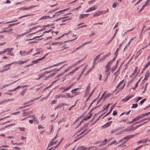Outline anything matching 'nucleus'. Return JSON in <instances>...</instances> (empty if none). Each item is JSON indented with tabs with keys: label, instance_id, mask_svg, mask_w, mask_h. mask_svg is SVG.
Here are the masks:
<instances>
[{
	"label": "nucleus",
	"instance_id": "1",
	"mask_svg": "<svg viewBox=\"0 0 150 150\" xmlns=\"http://www.w3.org/2000/svg\"><path fill=\"white\" fill-rule=\"evenodd\" d=\"M133 135H129L124 137V139H122L120 140V142L123 141V143L122 144L119 145L118 146V147H120L122 145L125 144L126 142H127L128 139H129L130 138H132L133 137Z\"/></svg>",
	"mask_w": 150,
	"mask_h": 150
},
{
	"label": "nucleus",
	"instance_id": "2",
	"mask_svg": "<svg viewBox=\"0 0 150 150\" xmlns=\"http://www.w3.org/2000/svg\"><path fill=\"white\" fill-rule=\"evenodd\" d=\"M28 60H26L24 61H20L17 62H12L11 63H10L9 64H6V65H5L4 66V67H6V66H7L8 67L9 66H10V65H11V64H13L14 63H16V64H23L25 63Z\"/></svg>",
	"mask_w": 150,
	"mask_h": 150
},
{
	"label": "nucleus",
	"instance_id": "3",
	"mask_svg": "<svg viewBox=\"0 0 150 150\" xmlns=\"http://www.w3.org/2000/svg\"><path fill=\"white\" fill-rule=\"evenodd\" d=\"M40 27V26H37L36 27H33L32 28H30L29 29V31H28L26 32H25L23 34H22L21 35H18V36H19V37H21V36H23V35H25V34H26V33H28L29 32H30L32 30H33L34 29H35L36 28H38V27Z\"/></svg>",
	"mask_w": 150,
	"mask_h": 150
},
{
	"label": "nucleus",
	"instance_id": "4",
	"mask_svg": "<svg viewBox=\"0 0 150 150\" xmlns=\"http://www.w3.org/2000/svg\"><path fill=\"white\" fill-rule=\"evenodd\" d=\"M33 118V120L34 122V123L38 124L39 122L38 119L36 118L35 115H33L31 116Z\"/></svg>",
	"mask_w": 150,
	"mask_h": 150
},
{
	"label": "nucleus",
	"instance_id": "5",
	"mask_svg": "<svg viewBox=\"0 0 150 150\" xmlns=\"http://www.w3.org/2000/svg\"><path fill=\"white\" fill-rule=\"evenodd\" d=\"M133 96V95H132L131 96H127L125 98L122 99L121 101H125L126 102L129 100L130 99L132 98Z\"/></svg>",
	"mask_w": 150,
	"mask_h": 150
},
{
	"label": "nucleus",
	"instance_id": "6",
	"mask_svg": "<svg viewBox=\"0 0 150 150\" xmlns=\"http://www.w3.org/2000/svg\"><path fill=\"white\" fill-rule=\"evenodd\" d=\"M89 15V14H80L79 16V18L80 19H83L87 17Z\"/></svg>",
	"mask_w": 150,
	"mask_h": 150
},
{
	"label": "nucleus",
	"instance_id": "7",
	"mask_svg": "<svg viewBox=\"0 0 150 150\" xmlns=\"http://www.w3.org/2000/svg\"><path fill=\"white\" fill-rule=\"evenodd\" d=\"M26 110H22V111H25L23 113V114L24 116H26L27 115L29 114L30 113H32L33 112V110H31L29 111H26Z\"/></svg>",
	"mask_w": 150,
	"mask_h": 150
},
{
	"label": "nucleus",
	"instance_id": "8",
	"mask_svg": "<svg viewBox=\"0 0 150 150\" xmlns=\"http://www.w3.org/2000/svg\"><path fill=\"white\" fill-rule=\"evenodd\" d=\"M112 122V121L108 122L106 124L103 126L102 127L103 128H105L111 125Z\"/></svg>",
	"mask_w": 150,
	"mask_h": 150
},
{
	"label": "nucleus",
	"instance_id": "9",
	"mask_svg": "<svg viewBox=\"0 0 150 150\" xmlns=\"http://www.w3.org/2000/svg\"><path fill=\"white\" fill-rule=\"evenodd\" d=\"M85 58V57H84V58H83L82 59H81L79 61H78L77 62H76V63H75L74 64H73L72 65H71L69 67V68H72L73 67L75 66L77 64H78L79 63H80L81 62H82L83 60Z\"/></svg>",
	"mask_w": 150,
	"mask_h": 150
},
{
	"label": "nucleus",
	"instance_id": "10",
	"mask_svg": "<svg viewBox=\"0 0 150 150\" xmlns=\"http://www.w3.org/2000/svg\"><path fill=\"white\" fill-rule=\"evenodd\" d=\"M60 97L67 98V96H66V95L64 94H60L55 96V98H58Z\"/></svg>",
	"mask_w": 150,
	"mask_h": 150
},
{
	"label": "nucleus",
	"instance_id": "11",
	"mask_svg": "<svg viewBox=\"0 0 150 150\" xmlns=\"http://www.w3.org/2000/svg\"><path fill=\"white\" fill-rule=\"evenodd\" d=\"M44 57H42L41 58L35 60H34L32 62V63L33 64H35L38 63L39 61H41L43 59Z\"/></svg>",
	"mask_w": 150,
	"mask_h": 150
},
{
	"label": "nucleus",
	"instance_id": "12",
	"mask_svg": "<svg viewBox=\"0 0 150 150\" xmlns=\"http://www.w3.org/2000/svg\"><path fill=\"white\" fill-rule=\"evenodd\" d=\"M19 80V79H18L17 81H14L13 82L11 83H10L9 84H5L2 87V88H1V89H3V88H5V87H6L8 86L11 84H12L14 83H15L16 82V81H18Z\"/></svg>",
	"mask_w": 150,
	"mask_h": 150
},
{
	"label": "nucleus",
	"instance_id": "13",
	"mask_svg": "<svg viewBox=\"0 0 150 150\" xmlns=\"http://www.w3.org/2000/svg\"><path fill=\"white\" fill-rule=\"evenodd\" d=\"M90 83H89L86 89V93L88 94L90 91Z\"/></svg>",
	"mask_w": 150,
	"mask_h": 150
},
{
	"label": "nucleus",
	"instance_id": "14",
	"mask_svg": "<svg viewBox=\"0 0 150 150\" xmlns=\"http://www.w3.org/2000/svg\"><path fill=\"white\" fill-rule=\"evenodd\" d=\"M27 86H18L16 88H15L14 89H13V90H9V91H12L13 92V91H15L16 89H18L20 88L21 87L22 88H23L24 87H27Z\"/></svg>",
	"mask_w": 150,
	"mask_h": 150
},
{
	"label": "nucleus",
	"instance_id": "15",
	"mask_svg": "<svg viewBox=\"0 0 150 150\" xmlns=\"http://www.w3.org/2000/svg\"><path fill=\"white\" fill-rule=\"evenodd\" d=\"M86 66H85V68H84L82 70V71H81V74L79 75V77L77 78V81L79 80V79L80 78L81 76L82 75L83 73L85 71V70L86 69Z\"/></svg>",
	"mask_w": 150,
	"mask_h": 150
},
{
	"label": "nucleus",
	"instance_id": "16",
	"mask_svg": "<svg viewBox=\"0 0 150 150\" xmlns=\"http://www.w3.org/2000/svg\"><path fill=\"white\" fill-rule=\"evenodd\" d=\"M43 35H40L39 36H35V37H33V38H31V39H26V41H28L32 40H34V39H36V38H40V37H41V36H43Z\"/></svg>",
	"mask_w": 150,
	"mask_h": 150
},
{
	"label": "nucleus",
	"instance_id": "17",
	"mask_svg": "<svg viewBox=\"0 0 150 150\" xmlns=\"http://www.w3.org/2000/svg\"><path fill=\"white\" fill-rule=\"evenodd\" d=\"M125 129V131L127 132L133 131V126L132 125L130 127H129L127 129Z\"/></svg>",
	"mask_w": 150,
	"mask_h": 150
},
{
	"label": "nucleus",
	"instance_id": "18",
	"mask_svg": "<svg viewBox=\"0 0 150 150\" xmlns=\"http://www.w3.org/2000/svg\"><path fill=\"white\" fill-rule=\"evenodd\" d=\"M82 65H81L79 67H77L73 71H71L69 73V74H74V72L75 71L79 69L81 67Z\"/></svg>",
	"mask_w": 150,
	"mask_h": 150
},
{
	"label": "nucleus",
	"instance_id": "19",
	"mask_svg": "<svg viewBox=\"0 0 150 150\" xmlns=\"http://www.w3.org/2000/svg\"><path fill=\"white\" fill-rule=\"evenodd\" d=\"M117 31V30L116 29V31H115V32L114 34V35H113V37H112L110 39V40L108 41V42H107V44H109L112 40L113 39V38H114L115 35H116V32Z\"/></svg>",
	"mask_w": 150,
	"mask_h": 150
},
{
	"label": "nucleus",
	"instance_id": "20",
	"mask_svg": "<svg viewBox=\"0 0 150 150\" xmlns=\"http://www.w3.org/2000/svg\"><path fill=\"white\" fill-rule=\"evenodd\" d=\"M97 8V6L96 5L92 6L89 9L90 11H92L95 10Z\"/></svg>",
	"mask_w": 150,
	"mask_h": 150
},
{
	"label": "nucleus",
	"instance_id": "21",
	"mask_svg": "<svg viewBox=\"0 0 150 150\" xmlns=\"http://www.w3.org/2000/svg\"><path fill=\"white\" fill-rule=\"evenodd\" d=\"M12 100L11 99H9L4 100H3L1 101L0 102V104H3V103H5L7 102H8V101Z\"/></svg>",
	"mask_w": 150,
	"mask_h": 150
},
{
	"label": "nucleus",
	"instance_id": "22",
	"mask_svg": "<svg viewBox=\"0 0 150 150\" xmlns=\"http://www.w3.org/2000/svg\"><path fill=\"white\" fill-rule=\"evenodd\" d=\"M142 118V116H141V115L137 116L135 117V118L133 120V121L134 122L139 120V119Z\"/></svg>",
	"mask_w": 150,
	"mask_h": 150
},
{
	"label": "nucleus",
	"instance_id": "23",
	"mask_svg": "<svg viewBox=\"0 0 150 150\" xmlns=\"http://www.w3.org/2000/svg\"><path fill=\"white\" fill-rule=\"evenodd\" d=\"M58 44H59V46H60L63 44V43H62V42H53L52 43V45H57Z\"/></svg>",
	"mask_w": 150,
	"mask_h": 150
},
{
	"label": "nucleus",
	"instance_id": "24",
	"mask_svg": "<svg viewBox=\"0 0 150 150\" xmlns=\"http://www.w3.org/2000/svg\"><path fill=\"white\" fill-rule=\"evenodd\" d=\"M150 75V70H147L145 74V76L146 78H148Z\"/></svg>",
	"mask_w": 150,
	"mask_h": 150
},
{
	"label": "nucleus",
	"instance_id": "25",
	"mask_svg": "<svg viewBox=\"0 0 150 150\" xmlns=\"http://www.w3.org/2000/svg\"><path fill=\"white\" fill-rule=\"evenodd\" d=\"M55 74H56L55 72H53L52 73H51L50 74H49L47 76V77L45 79V80H46L49 78H50V77L52 76H53Z\"/></svg>",
	"mask_w": 150,
	"mask_h": 150
},
{
	"label": "nucleus",
	"instance_id": "26",
	"mask_svg": "<svg viewBox=\"0 0 150 150\" xmlns=\"http://www.w3.org/2000/svg\"><path fill=\"white\" fill-rule=\"evenodd\" d=\"M148 140V138H146V139H142V140L138 142L139 143H145L146 142V141H147Z\"/></svg>",
	"mask_w": 150,
	"mask_h": 150
},
{
	"label": "nucleus",
	"instance_id": "27",
	"mask_svg": "<svg viewBox=\"0 0 150 150\" xmlns=\"http://www.w3.org/2000/svg\"><path fill=\"white\" fill-rule=\"evenodd\" d=\"M40 98V97H38V98H37L35 99H33V100H30V101H28V102H27L25 103H24V105H26V104H28L30 102H33V101H34L35 100H37L38 99H39V98Z\"/></svg>",
	"mask_w": 150,
	"mask_h": 150
},
{
	"label": "nucleus",
	"instance_id": "28",
	"mask_svg": "<svg viewBox=\"0 0 150 150\" xmlns=\"http://www.w3.org/2000/svg\"><path fill=\"white\" fill-rule=\"evenodd\" d=\"M105 92H106V91L104 92V93L102 95L101 97L98 100L96 105H97L98 103H99L100 102V101H101V100L102 99L103 96L104 95V93H105Z\"/></svg>",
	"mask_w": 150,
	"mask_h": 150
},
{
	"label": "nucleus",
	"instance_id": "29",
	"mask_svg": "<svg viewBox=\"0 0 150 150\" xmlns=\"http://www.w3.org/2000/svg\"><path fill=\"white\" fill-rule=\"evenodd\" d=\"M92 113L91 114H89L88 116H87V117H86L84 118L82 120H83V121H84V120H86L87 119H89L92 116Z\"/></svg>",
	"mask_w": 150,
	"mask_h": 150
},
{
	"label": "nucleus",
	"instance_id": "30",
	"mask_svg": "<svg viewBox=\"0 0 150 150\" xmlns=\"http://www.w3.org/2000/svg\"><path fill=\"white\" fill-rule=\"evenodd\" d=\"M59 65V64L58 63H57V64H55V65H52L51 66H50V67H47V68L44 69H42V70H45V69H48V68H50L52 67H54L58 66V65Z\"/></svg>",
	"mask_w": 150,
	"mask_h": 150
},
{
	"label": "nucleus",
	"instance_id": "31",
	"mask_svg": "<svg viewBox=\"0 0 150 150\" xmlns=\"http://www.w3.org/2000/svg\"><path fill=\"white\" fill-rule=\"evenodd\" d=\"M117 67V64H116L115 66L112 67V68H111V71L112 73H113V71H115V70L116 69Z\"/></svg>",
	"mask_w": 150,
	"mask_h": 150
},
{
	"label": "nucleus",
	"instance_id": "32",
	"mask_svg": "<svg viewBox=\"0 0 150 150\" xmlns=\"http://www.w3.org/2000/svg\"><path fill=\"white\" fill-rule=\"evenodd\" d=\"M99 106H99H96L94 107L88 113V114H89L94 109H96L97 108L99 107Z\"/></svg>",
	"mask_w": 150,
	"mask_h": 150
},
{
	"label": "nucleus",
	"instance_id": "33",
	"mask_svg": "<svg viewBox=\"0 0 150 150\" xmlns=\"http://www.w3.org/2000/svg\"><path fill=\"white\" fill-rule=\"evenodd\" d=\"M112 110V107H111L109 111V112H108V113L105 116H104L103 117L102 119H103L105 117V116H107V115L109 114L110 113V112H111Z\"/></svg>",
	"mask_w": 150,
	"mask_h": 150
},
{
	"label": "nucleus",
	"instance_id": "34",
	"mask_svg": "<svg viewBox=\"0 0 150 150\" xmlns=\"http://www.w3.org/2000/svg\"><path fill=\"white\" fill-rule=\"evenodd\" d=\"M100 15V14L99 11L98 12H96L95 13H94L93 15V17H96Z\"/></svg>",
	"mask_w": 150,
	"mask_h": 150
},
{
	"label": "nucleus",
	"instance_id": "35",
	"mask_svg": "<svg viewBox=\"0 0 150 150\" xmlns=\"http://www.w3.org/2000/svg\"><path fill=\"white\" fill-rule=\"evenodd\" d=\"M105 68L106 69V72L108 71V70H110V66H108L107 64L105 67Z\"/></svg>",
	"mask_w": 150,
	"mask_h": 150
},
{
	"label": "nucleus",
	"instance_id": "36",
	"mask_svg": "<svg viewBox=\"0 0 150 150\" xmlns=\"http://www.w3.org/2000/svg\"><path fill=\"white\" fill-rule=\"evenodd\" d=\"M103 52H102L100 54H98V55H97L94 59L95 60H97V59H98L99 57H100V56L101 55H102L103 54Z\"/></svg>",
	"mask_w": 150,
	"mask_h": 150
},
{
	"label": "nucleus",
	"instance_id": "37",
	"mask_svg": "<svg viewBox=\"0 0 150 150\" xmlns=\"http://www.w3.org/2000/svg\"><path fill=\"white\" fill-rule=\"evenodd\" d=\"M147 120V118L144 119H142V120H140L138 122H136L135 124H137V123H139L143 122L145 121L146 120Z\"/></svg>",
	"mask_w": 150,
	"mask_h": 150
},
{
	"label": "nucleus",
	"instance_id": "38",
	"mask_svg": "<svg viewBox=\"0 0 150 150\" xmlns=\"http://www.w3.org/2000/svg\"><path fill=\"white\" fill-rule=\"evenodd\" d=\"M149 114H150V112H148L147 113H144L143 114H141V116H142V118L144 116H147Z\"/></svg>",
	"mask_w": 150,
	"mask_h": 150
},
{
	"label": "nucleus",
	"instance_id": "39",
	"mask_svg": "<svg viewBox=\"0 0 150 150\" xmlns=\"http://www.w3.org/2000/svg\"><path fill=\"white\" fill-rule=\"evenodd\" d=\"M53 71H54V70H50V71H46L45 72H44L43 73V74L42 75H45V74H47L50 73V72H51Z\"/></svg>",
	"mask_w": 150,
	"mask_h": 150
},
{
	"label": "nucleus",
	"instance_id": "40",
	"mask_svg": "<svg viewBox=\"0 0 150 150\" xmlns=\"http://www.w3.org/2000/svg\"><path fill=\"white\" fill-rule=\"evenodd\" d=\"M26 89H25L21 91V92L20 93V94L21 96H23L25 94V93L26 91Z\"/></svg>",
	"mask_w": 150,
	"mask_h": 150
},
{
	"label": "nucleus",
	"instance_id": "41",
	"mask_svg": "<svg viewBox=\"0 0 150 150\" xmlns=\"http://www.w3.org/2000/svg\"><path fill=\"white\" fill-rule=\"evenodd\" d=\"M55 16H56L55 14H54L52 17H50V16H45V17H42V18H40V19H42L44 18H45V17H48L49 18H53V17H54Z\"/></svg>",
	"mask_w": 150,
	"mask_h": 150
},
{
	"label": "nucleus",
	"instance_id": "42",
	"mask_svg": "<svg viewBox=\"0 0 150 150\" xmlns=\"http://www.w3.org/2000/svg\"><path fill=\"white\" fill-rule=\"evenodd\" d=\"M150 64H149V63H148H148L146 64L144 68H143V71L142 72V73L143 71H144L145 69L150 65Z\"/></svg>",
	"mask_w": 150,
	"mask_h": 150
},
{
	"label": "nucleus",
	"instance_id": "43",
	"mask_svg": "<svg viewBox=\"0 0 150 150\" xmlns=\"http://www.w3.org/2000/svg\"><path fill=\"white\" fill-rule=\"evenodd\" d=\"M92 40H91V41H89V42H84V43L82 45H81V47H82V46H83L84 45L87 44H88V43H90L91 42H92Z\"/></svg>",
	"mask_w": 150,
	"mask_h": 150
},
{
	"label": "nucleus",
	"instance_id": "44",
	"mask_svg": "<svg viewBox=\"0 0 150 150\" xmlns=\"http://www.w3.org/2000/svg\"><path fill=\"white\" fill-rule=\"evenodd\" d=\"M32 15H31V14H28V15H23V16H22L20 17H19L18 18L19 19H21V18H23V17H27V16H31Z\"/></svg>",
	"mask_w": 150,
	"mask_h": 150
},
{
	"label": "nucleus",
	"instance_id": "45",
	"mask_svg": "<svg viewBox=\"0 0 150 150\" xmlns=\"http://www.w3.org/2000/svg\"><path fill=\"white\" fill-rule=\"evenodd\" d=\"M138 104L137 103L133 104L132 105V108H135L137 107L138 106Z\"/></svg>",
	"mask_w": 150,
	"mask_h": 150
},
{
	"label": "nucleus",
	"instance_id": "46",
	"mask_svg": "<svg viewBox=\"0 0 150 150\" xmlns=\"http://www.w3.org/2000/svg\"><path fill=\"white\" fill-rule=\"evenodd\" d=\"M68 17L67 16H66V17H61V18H59L57 19L56 20H54V21H57L59 20H60L62 19H64V18H67Z\"/></svg>",
	"mask_w": 150,
	"mask_h": 150
},
{
	"label": "nucleus",
	"instance_id": "47",
	"mask_svg": "<svg viewBox=\"0 0 150 150\" xmlns=\"http://www.w3.org/2000/svg\"><path fill=\"white\" fill-rule=\"evenodd\" d=\"M79 88H76L73 89V90L71 91V92L72 93L74 94L75 93V91H77L78 89Z\"/></svg>",
	"mask_w": 150,
	"mask_h": 150
},
{
	"label": "nucleus",
	"instance_id": "48",
	"mask_svg": "<svg viewBox=\"0 0 150 150\" xmlns=\"http://www.w3.org/2000/svg\"><path fill=\"white\" fill-rule=\"evenodd\" d=\"M13 49V48H7L5 49L4 50H5L6 52H11Z\"/></svg>",
	"mask_w": 150,
	"mask_h": 150
},
{
	"label": "nucleus",
	"instance_id": "49",
	"mask_svg": "<svg viewBox=\"0 0 150 150\" xmlns=\"http://www.w3.org/2000/svg\"><path fill=\"white\" fill-rule=\"evenodd\" d=\"M53 142H51V140L50 141V142L49 143L48 145V147L47 149L50 146L53 145Z\"/></svg>",
	"mask_w": 150,
	"mask_h": 150
},
{
	"label": "nucleus",
	"instance_id": "50",
	"mask_svg": "<svg viewBox=\"0 0 150 150\" xmlns=\"http://www.w3.org/2000/svg\"><path fill=\"white\" fill-rule=\"evenodd\" d=\"M13 25H12V24L9 25L8 26L5 27L4 29H8L11 27H12Z\"/></svg>",
	"mask_w": 150,
	"mask_h": 150
},
{
	"label": "nucleus",
	"instance_id": "51",
	"mask_svg": "<svg viewBox=\"0 0 150 150\" xmlns=\"http://www.w3.org/2000/svg\"><path fill=\"white\" fill-rule=\"evenodd\" d=\"M37 6H31L28 7V8H26V10H28L30 9H31L32 8L35 7Z\"/></svg>",
	"mask_w": 150,
	"mask_h": 150
},
{
	"label": "nucleus",
	"instance_id": "52",
	"mask_svg": "<svg viewBox=\"0 0 150 150\" xmlns=\"http://www.w3.org/2000/svg\"><path fill=\"white\" fill-rule=\"evenodd\" d=\"M69 9V8H67V9H65L63 10L60 11H58V12H57L56 13H61V12H62L63 11H67V10H68Z\"/></svg>",
	"mask_w": 150,
	"mask_h": 150
},
{
	"label": "nucleus",
	"instance_id": "53",
	"mask_svg": "<svg viewBox=\"0 0 150 150\" xmlns=\"http://www.w3.org/2000/svg\"><path fill=\"white\" fill-rule=\"evenodd\" d=\"M99 11L100 13V15L102 14H105L106 13V10Z\"/></svg>",
	"mask_w": 150,
	"mask_h": 150
},
{
	"label": "nucleus",
	"instance_id": "54",
	"mask_svg": "<svg viewBox=\"0 0 150 150\" xmlns=\"http://www.w3.org/2000/svg\"><path fill=\"white\" fill-rule=\"evenodd\" d=\"M125 131V129H124L123 130H122L120 131L117 134H120L124 132Z\"/></svg>",
	"mask_w": 150,
	"mask_h": 150
},
{
	"label": "nucleus",
	"instance_id": "55",
	"mask_svg": "<svg viewBox=\"0 0 150 150\" xmlns=\"http://www.w3.org/2000/svg\"><path fill=\"white\" fill-rule=\"evenodd\" d=\"M83 122V120H81L79 123V124H78V125L76 127V128H78L81 124V123H82Z\"/></svg>",
	"mask_w": 150,
	"mask_h": 150
},
{
	"label": "nucleus",
	"instance_id": "56",
	"mask_svg": "<svg viewBox=\"0 0 150 150\" xmlns=\"http://www.w3.org/2000/svg\"><path fill=\"white\" fill-rule=\"evenodd\" d=\"M105 74L106 76H109L110 74V70H108V71L106 72V70H105Z\"/></svg>",
	"mask_w": 150,
	"mask_h": 150
},
{
	"label": "nucleus",
	"instance_id": "57",
	"mask_svg": "<svg viewBox=\"0 0 150 150\" xmlns=\"http://www.w3.org/2000/svg\"><path fill=\"white\" fill-rule=\"evenodd\" d=\"M66 94H67L66 96H67V98L68 97L72 98L73 97V96H70L68 93H66Z\"/></svg>",
	"mask_w": 150,
	"mask_h": 150
},
{
	"label": "nucleus",
	"instance_id": "58",
	"mask_svg": "<svg viewBox=\"0 0 150 150\" xmlns=\"http://www.w3.org/2000/svg\"><path fill=\"white\" fill-rule=\"evenodd\" d=\"M69 88L68 87H67L65 88H64V89L62 91V93H64L65 91H66L69 90Z\"/></svg>",
	"mask_w": 150,
	"mask_h": 150
},
{
	"label": "nucleus",
	"instance_id": "59",
	"mask_svg": "<svg viewBox=\"0 0 150 150\" xmlns=\"http://www.w3.org/2000/svg\"><path fill=\"white\" fill-rule=\"evenodd\" d=\"M110 105V104L108 103V104L107 105L106 107H104V110H105L107 109L109 107Z\"/></svg>",
	"mask_w": 150,
	"mask_h": 150
},
{
	"label": "nucleus",
	"instance_id": "60",
	"mask_svg": "<svg viewBox=\"0 0 150 150\" xmlns=\"http://www.w3.org/2000/svg\"><path fill=\"white\" fill-rule=\"evenodd\" d=\"M87 130V129L86 128H85V129L83 130V131H82V132H81V133H80L79 135H81L84 133Z\"/></svg>",
	"mask_w": 150,
	"mask_h": 150
},
{
	"label": "nucleus",
	"instance_id": "61",
	"mask_svg": "<svg viewBox=\"0 0 150 150\" xmlns=\"http://www.w3.org/2000/svg\"><path fill=\"white\" fill-rule=\"evenodd\" d=\"M38 129H40V128L43 129L45 128V127H44L42 125H39L38 126Z\"/></svg>",
	"mask_w": 150,
	"mask_h": 150
},
{
	"label": "nucleus",
	"instance_id": "62",
	"mask_svg": "<svg viewBox=\"0 0 150 150\" xmlns=\"http://www.w3.org/2000/svg\"><path fill=\"white\" fill-rule=\"evenodd\" d=\"M117 6V3L114 2L112 5V7L113 8H115Z\"/></svg>",
	"mask_w": 150,
	"mask_h": 150
},
{
	"label": "nucleus",
	"instance_id": "63",
	"mask_svg": "<svg viewBox=\"0 0 150 150\" xmlns=\"http://www.w3.org/2000/svg\"><path fill=\"white\" fill-rule=\"evenodd\" d=\"M110 54H111V53L110 52V53H109L105 55L104 56L105 57V58H106L107 57H108L110 56Z\"/></svg>",
	"mask_w": 150,
	"mask_h": 150
},
{
	"label": "nucleus",
	"instance_id": "64",
	"mask_svg": "<svg viewBox=\"0 0 150 150\" xmlns=\"http://www.w3.org/2000/svg\"><path fill=\"white\" fill-rule=\"evenodd\" d=\"M82 147L81 146H79L77 147V150H82L83 149H82Z\"/></svg>",
	"mask_w": 150,
	"mask_h": 150
}]
</instances>
